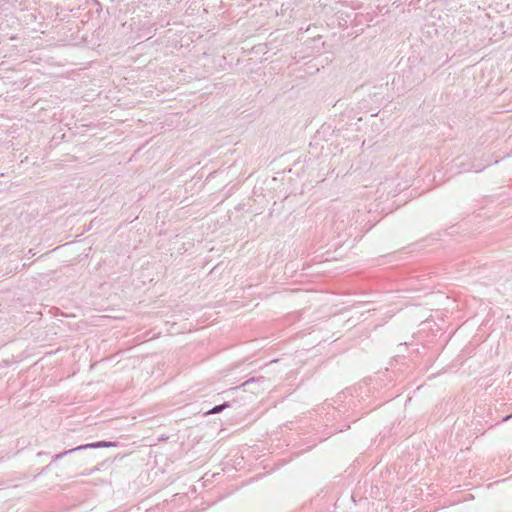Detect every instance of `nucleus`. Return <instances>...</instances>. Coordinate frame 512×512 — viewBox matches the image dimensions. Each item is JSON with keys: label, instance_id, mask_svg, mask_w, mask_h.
<instances>
[{"label": "nucleus", "instance_id": "nucleus-1", "mask_svg": "<svg viewBox=\"0 0 512 512\" xmlns=\"http://www.w3.org/2000/svg\"><path fill=\"white\" fill-rule=\"evenodd\" d=\"M111 445H112L111 442H105V441L97 442V443H92V444L81 445V446H78L76 448H73V449H70L68 451H65L63 454L56 455V459L62 457L63 455H66L68 453H72V452L77 451V450H83V449H88V448L109 447Z\"/></svg>", "mask_w": 512, "mask_h": 512}, {"label": "nucleus", "instance_id": "nucleus-2", "mask_svg": "<svg viewBox=\"0 0 512 512\" xmlns=\"http://www.w3.org/2000/svg\"><path fill=\"white\" fill-rule=\"evenodd\" d=\"M227 406V404H222V405H218V406H215L213 409H211L208 413L209 414H216V413H219L221 412L225 407Z\"/></svg>", "mask_w": 512, "mask_h": 512}, {"label": "nucleus", "instance_id": "nucleus-3", "mask_svg": "<svg viewBox=\"0 0 512 512\" xmlns=\"http://www.w3.org/2000/svg\"><path fill=\"white\" fill-rule=\"evenodd\" d=\"M254 382H255V380H254V379H251V380L246 381L243 385H244V386H246V385H250V384H252V383H254Z\"/></svg>", "mask_w": 512, "mask_h": 512}, {"label": "nucleus", "instance_id": "nucleus-4", "mask_svg": "<svg viewBox=\"0 0 512 512\" xmlns=\"http://www.w3.org/2000/svg\"><path fill=\"white\" fill-rule=\"evenodd\" d=\"M511 417H512V415H510V416H506L504 420H508V419H509V418H511Z\"/></svg>", "mask_w": 512, "mask_h": 512}]
</instances>
